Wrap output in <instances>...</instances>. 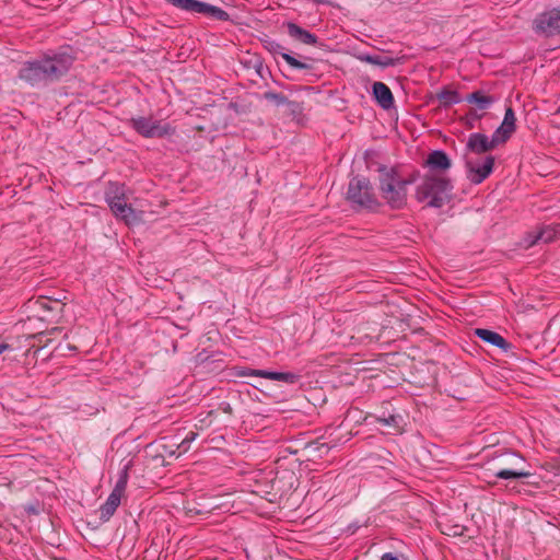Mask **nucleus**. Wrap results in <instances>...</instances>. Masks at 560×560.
Instances as JSON below:
<instances>
[{"label": "nucleus", "instance_id": "nucleus-1", "mask_svg": "<svg viewBox=\"0 0 560 560\" xmlns=\"http://www.w3.org/2000/svg\"><path fill=\"white\" fill-rule=\"evenodd\" d=\"M453 185L442 173L429 172L416 189V199L428 207L441 208L451 200Z\"/></svg>", "mask_w": 560, "mask_h": 560}, {"label": "nucleus", "instance_id": "nucleus-2", "mask_svg": "<svg viewBox=\"0 0 560 560\" xmlns=\"http://www.w3.org/2000/svg\"><path fill=\"white\" fill-rule=\"evenodd\" d=\"M377 172L382 198L394 209L402 208L407 202V188L412 180L401 177L395 167L383 165Z\"/></svg>", "mask_w": 560, "mask_h": 560}, {"label": "nucleus", "instance_id": "nucleus-3", "mask_svg": "<svg viewBox=\"0 0 560 560\" xmlns=\"http://www.w3.org/2000/svg\"><path fill=\"white\" fill-rule=\"evenodd\" d=\"M105 199L113 214L128 225H133L142 220V212L128 205L124 185L110 183L105 192Z\"/></svg>", "mask_w": 560, "mask_h": 560}, {"label": "nucleus", "instance_id": "nucleus-4", "mask_svg": "<svg viewBox=\"0 0 560 560\" xmlns=\"http://www.w3.org/2000/svg\"><path fill=\"white\" fill-rule=\"evenodd\" d=\"M347 199L353 205L366 209H374L378 206L370 180L361 176L353 177L349 182Z\"/></svg>", "mask_w": 560, "mask_h": 560}, {"label": "nucleus", "instance_id": "nucleus-5", "mask_svg": "<svg viewBox=\"0 0 560 560\" xmlns=\"http://www.w3.org/2000/svg\"><path fill=\"white\" fill-rule=\"evenodd\" d=\"M493 166L492 155L466 154L467 178L472 184L482 183L492 173Z\"/></svg>", "mask_w": 560, "mask_h": 560}, {"label": "nucleus", "instance_id": "nucleus-6", "mask_svg": "<svg viewBox=\"0 0 560 560\" xmlns=\"http://www.w3.org/2000/svg\"><path fill=\"white\" fill-rule=\"evenodd\" d=\"M127 482L128 465L124 467L113 491L108 495L106 502L100 508V515L103 521H108L119 506Z\"/></svg>", "mask_w": 560, "mask_h": 560}, {"label": "nucleus", "instance_id": "nucleus-7", "mask_svg": "<svg viewBox=\"0 0 560 560\" xmlns=\"http://www.w3.org/2000/svg\"><path fill=\"white\" fill-rule=\"evenodd\" d=\"M172 5L187 12H196L209 15L219 21H228L230 15L221 8L197 0H166Z\"/></svg>", "mask_w": 560, "mask_h": 560}, {"label": "nucleus", "instance_id": "nucleus-8", "mask_svg": "<svg viewBox=\"0 0 560 560\" xmlns=\"http://www.w3.org/2000/svg\"><path fill=\"white\" fill-rule=\"evenodd\" d=\"M49 81H56L65 75L73 63V58L67 52L46 56L42 59Z\"/></svg>", "mask_w": 560, "mask_h": 560}, {"label": "nucleus", "instance_id": "nucleus-9", "mask_svg": "<svg viewBox=\"0 0 560 560\" xmlns=\"http://www.w3.org/2000/svg\"><path fill=\"white\" fill-rule=\"evenodd\" d=\"M131 124L137 132L145 138L163 137L171 132L170 125L148 117L132 118Z\"/></svg>", "mask_w": 560, "mask_h": 560}, {"label": "nucleus", "instance_id": "nucleus-10", "mask_svg": "<svg viewBox=\"0 0 560 560\" xmlns=\"http://www.w3.org/2000/svg\"><path fill=\"white\" fill-rule=\"evenodd\" d=\"M534 28L546 35L560 33V9H552L539 14L534 21Z\"/></svg>", "mask_w": 560, "mask_h": 560}, {"label": "nucleus", "instance_id": "nucleus-11", "mask_svg": "<svg viewBox=\"0 0 560 560\" xmlns=\"http://www.w3.org/2000/svg\"><path fill=\"white\" fill-rule=\"evenodd\" d=\"M19 77L32 85L50 82L42 59L25 63Z\"/></svg>", "mask_w": 560, "mask_h": 560}, {"label": "nucleus", "instance_id": "nucleus-12", "mask_svg": "<svg viewBox=\"0 0 560 560\" xmlns=\"http://www.w3.org/2000/svg\"><path fill=\"white\" fill-rule=\"evenodd\" d=\"M62 336V330L60 328H55L47 332H40L32 337L34 342L31 348H35L36 350H43L45 348H52V350H58L62 348V343L60 341L56 342L59 337Z\"/></svg>", "mask_w": 560, "mask_h": 560}, {"label": "nucleus", "instance_id": "nucleus-13", "mask_svg": "<svg viewBox=\"0 0 560 560\" xmlns=\"http://www.w3.org/2000/svg\"><path fill=\"white\" fill-rule=\"evenodd\" d=\"M498 144L494 142L493 137L488 139L482 133H471L467 142V154L483 155V153L494 149Z\"/></svg>", "mask_w": 560, "mask_h": 560}, {"label": "nucleus", "instance_id": "nucleus-14", "mask_svg": "<svg viewBox=\"0 0 560 560\" xmlns=\"http://www.w3.org/2000/svg\"><path fill=\"white\" fill-rule=\"evenodd\" d=\"M369 419H374L375 421L380 422L381 424L387 427L389 430L387 433L390 434H401L405 431V421L404 418L400 415H389V416H366L365 421H369Z\"/></svg>", "mask_w": 560, "mask_h": 560}, {"label": "nucleus", "instance_id": "nucleus-15", "mask_svg": "<svg viewBox=\"0 0 560 560\" xmlns=\"http://www.w3.org/2000/svg\"><path fill=\"white\" fill-rule=\"evenodd\" d=\"M373 94L377 103L385 109H388L394 104V97L389 88L383 82H375L373 84Z\"/></svg>", "mask_w": 560, "mask_h": 560}, {"label": "nucleus", "instance_id": "nucleus-16", "mask_svg": "<svg viewBox=\"0 0 560 560\" xmlns=\"http://www.w3.org/2000/svg\"><path fill=\"white\" fill-rule=\"evenodd\" d=\"M475 335L478 336L481 340L485 342L500 348V349H506L509 348V343L505 341V339L498 332L489 330V329H482L477 328L475 330Z\"/></svg>", "mask_w": 560, "mask_h": 560}, {"label": "nucleus", "instance_id": "nucleus-17", "mask_svg": "<svg viewBox=\"0 0 560 560\" xmlns=\"http://www.w3.org/2000/svg\"><path fill=\"white\" fill-rule=\"evenodd\" d=\"M242 375H257L265 378L281 381L285 383H293L296 378V376L292 373L269 372L265 370H249L248 372H243Z\"/></svg>", "mask_w": 560, "mask_h": 560}, {"label": "nucleus", "instance_id": "nucleus-18", "mask_svg": "<svg viewBox=\"0 0 560 560\" xmlns=\"http://www.w3.org/2000/svg\"><path fill=\"white\" fill-rule=\"evenodd\" d=\"M427 164L431 167L430 172H435V170L445 171L451 167V161L443 151L432 152L428 156Z\"/></svg>", "mask_w": 560, "mask_h": 560}, {"label": "nucleus", "instance_id": "nucleus-19", "mask_svg": "<svg viewBox=\"0 0 560 560\" xmlns=\"http://www.w3.org/2000/svg\"><path fill=\"white\" fill-rule=\"evenodd\" d=\"M288 33L291 37L302 42L303 44L314 45L316 43L315 35L311 34L306 30H303L294 23L288 24Z\"/></svg>", "mask_w": 560, "mask_h": 560}, {"label": "nucleus", "instance_id": "nucleus-20", "mask_svg": "<svg viewBox=\"0 0 560 560\" xmlns=\"http://www.w3.org/2000/svg\"><path fill=\"white\" fill-rule=\"evenodd\" d=\"M560 234V225L552 224L542 228L536 238L529 243V245L535 244L538 241H541L544 243L552 242L558 235Z\"/></svg>", "mask_w": 560, "mask_h": 560}, {"label": "nucleus", "instance_id": "nucleus-21", "mask_svg": "<svg viewBox=\"0 0 560 560\" xmlns=\"http://www.w3.org/2000/svg\"><path fill=\"white\" fill-rule=\"evenodd\" d=\"M467 101L476 104L479 109H486L493 102V98L482 94L481 92H475L467 97Z\"/></svg>", "mask_w": 560, "mask_h": 560}, {"label": "nucleus", "instance_id": "nucleus-22", "mask_svg": "<svg viewBox=\"0 0 560 560\" xmlns=\"http://www.w3.org/2000/svg\"><path fill=\"white\" fill-rule=\"evenodd\" d=\"M514 130H515V128H513L512 126H510V125L506 126L504 122H502L500 125V127L492 135L494 142L497 144L505 142L512 136Z\"/></svg>", "mask_w": 560, "mask_h": 560}, {"label": "nucleus", "instance_id": "nucleus-23", "mask_svg": "<svg viewBox=\"0 0 560 560\" xmlns=\"http://www.w3.org/2000/svg\"><path fill=\"white\" fill-rule=\"evenodd\" d=\"M438 100L443 106H448L459 103L460 97L456 91L443 90L438 94Z\"/></svg>", "mask_w": 560, "mask_h": 560}, {"label": "nucleus", "instance_id": "nucleus-24", "mask_svg": "<svg viewBox=\"0 0 560 560\" xmlns=\"http://www.w3.org/2000/svg\"><path fill=\"white\" fill-rule=\"evenodd\" d=\"M528 471L522 469H501L495 472V477L501 479H520L529 477Z\"/></svg>", "mask_w": 560, "mask_h": 560}, {"label": "nucleus", "instance_id": "nucleus-25", "mask_svg": "<svg viewBox=\"0 0 560 560\" xmlns=\"http://www.w3.org/2000/svg\"><path fill=\"white\" fill-rule=\"evenodd\" d=\"M360 60L365 61L371 65H376L381 67H388L393 65V60L388 57H382L378 55L371 56V55H362L359 57Z\"/></svg>", "mask_w": 560, "mask_h": 560}, {"label": "nucleus", "instance_id": "nucleus-26", "mask_svg": "<svg viewBox=\"0 0 560 560\" xmlns=\"http://www.w3.org/2000/svg\"><path fill=\"white\" fill-rule=\"evenodd\" d=\"M40 308L51 311L55 308H61L62 304L59 301H50L46 299L38 300L36 302Z\"/></svg>", "mask_w": 560, "mask_h": 560}, {"label": "nucleus", "instance_id": "nucleus-27", "mask_svg": "<svg viewBox=\"0 0 560 560\" xmlns=\"http://www.w3.org/2000/svg\"><path fill=\"white\" fill-rule=\"evenodd\" d=\"M282 58L285 60V62L289 66H291L293 68H296V69H306L307 68L306 63H303V62L299 61L298 59H295L294 57H292L289 54H283Z\"/></svg>", "mask_w": 560, "mask_h": 560}, {"label": "nucleus", "instance_id": "nucleus-28", "mask_svg": "<svg viewBox=\"0 0 560 560\" xmlns=\"http://www.w3.org/2000/svg\"><path fill=\"white\" fill-rule=\"evenodd\" d=\"M515 115H514V112L512 108H508L505 110V114H504V118H503V121L506 126L510 125L512 126L513 128H515Z\"/></svg>", "mask_w": 560, "mask_h": 560}, {"label": "nucleus", "instance_id": "nucleus-29", "mask_svg": "<svg viewBox=\"0 0 560 560\" xmlns=\"http://www.w3.org/2000/svg\"><path fill=\"white\" fill-rule=\"evenodd\" d=\"M196 438V434L194 432H190L180 443L179 447L185 452L188 450V443L194 441Z\"/></svg>", "mask_w": 560, "mask_h": 560}, {"label": "nucleus", "instance_id": "nucleus-30", "mask_svg": "<svg viewBox=\"0 0 560 560\" xmlns=\"http://www.w3.org/2000/svg\"><path fill=\"white\" fill-rule=\"evenodd\" d=\"M266 97L269 100L277 101V102H283V97L279 96L278 94H275V93H268V94H266Z\"/></svg>", "mask_w": 560, "mask_h": 560}, {"label": "nucleus", "instance_id": "nucleus-31", "mask_svg": "<svg viewBox=\"0 0 560 560\" xmlns=\"http://www.w3.org/2000/svg\"><path fill=\"white\" fill-rule=\"evenodd\" d=\"M68 350H77V346H73V345H70V343H66L65 346Z\"/></svg>", "mask_w": 560, "mask_h": 560}, {"label": "nucleus", "instance_id": "nucleus-32", "mask_svg": "<svg viewBox=\"0 0 560 560\" xmlns=\"http://www.w3.org/2000/svg\"><path fill=\"white\" fill-rule=\"evenodd\" d=\"M7 349H8L7 345H0V350H7Z\"/></svg>", "mask_w": 560, "mask_h": 560}]
</instances>
